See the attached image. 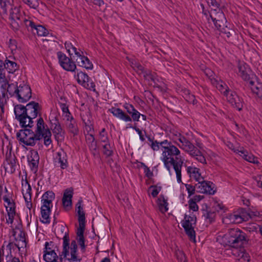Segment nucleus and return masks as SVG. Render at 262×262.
<instances>
[{"instance_id":"a878e982","label":"nucleus","mask_w":262,"mask_h":262,"mask_svg":"<svg viewBox=\"0 0 262 262\" xmlns=\"http://www.w3.org/2000/svg\"><path fill=\"white\" fill-rule=\"evenodd\" d=\"M21 15L19 9L14 7L11 9L10 14V19L11 20V25L15 29H17L20 23Z\"/></svg>"},{"instance_id":"393cba45","label":"nucleus","mask_w":262,"mask_h":262,"mask_svg":"<svg viewBox=\"0 0 262 262\" xmlns=\"http://www.w3.org/2000/svg\"><path fill=\"white\" fill-rule=\"evenodd\" d=\"M27 115L33 119L38 115L41 107L40 105L35 101H31L26 105Z\"/></svg>"},{"instance_id":"4468645a","label":"nucleus","mask_w":262,"mask_h":262,"mask_svg":"<svg viewBox=\"0 0 262 262\" xmlns=\"http://www.w3.org/2000/svg\"><path fill=\"white\" fill-rule=\"evenodd\" d=\"M0 198L4 200L7 212L16 211V206L12 194L8 192L6 187L0 186Z\"/></svg>"},{"instance_id":"a211bd4d","label":"nucleus","mask_w":262,"mask_h":262,"mask_svg":"<svg viewBox=\"0 0 262 262\" xmlns=\"http://www.w3.org/2000/svg\"><path fill=\"white\" fill-rule=\"evenodd\" d=\"M195 187L196 191L200 193L213 194L216 191L215 185L213 183L203 180L198 182L195 185Z\"/></svg>"},{"instance_id":"c03bdc74","label":"nucleus","mask_w":262,"mask_h":262,"mask_svg":"<svg viewBox=\"0 0 262 262\" xmlns=\"http://www.w3.org/2000/svg\"><path fill=\"white\" fill-rule=\"evenodd\" d=\"M64 46L70 56H73L74 55L76 56L80 51V50L78 51L77 49L70 42H66Z\"/></svg>"},{"instance_id":"37998d69","label":"nucleus","mask_w":262,"mask_h":262,"mask_svg":"<svg viewBox=\"0 0 262 262\" xmlns=\"http://www.w3.org/2000/svg\"><path fill=\"white\" fill-rule=\"evenodd\" d=\"M196 203L195 201L190 199L188 202V211L187 213L194 214L196 215L199 210V207Z\"/></svg>"},{"instance_id":"7c9ffc66","label":"nucleus","mask_w":262,"mask_h":262,"mask_svg":"<svg viewBox=\"0 0 262 262\" xmlns=\"http://www.w3.org/2000/svg\"><path fill=\"white\" fill-rule=\"evenodd\" d=\"M156 206L159 210L162 213H165L168 210V203L167 199L163 195H160L156 200Z\"/></svg>"},{"instance_id":"9d476101","label":"nucleus","mask_w":262,"mask_h":262,"mask_svg":"<svg viewBox=\"0 0 262 262\" xmlns=\"http://www.w3.org/2000/svg\"><path fill=\"white\" fill-rule=\"evenodd\" d=\"M109 111L114 116L126 122H131L132 119L134 121H138L141 115V114H140L137 110H135L130 114L132 117H130L119 108L112 107L110 108Z\"/></svg>"},{"instance_id":"f03ea898","label":"nucleus","mask_w":262,"mask_h":262,"mask_svg":"<svg viewBox=\"0 0 262 262\" xmlns=\"http://www.w3.org/2000/svg\"><path fill=\"white\" fill-rule=\"evenodd\" d=\"M163 144L164 146L162 148L160 159L163 162L169 174L172 176L175 173L178 183H181V169L182 165L184 164V158L180 155V150L167 140L163 141Z\"/></svg>"},{"instance_id":"c756f323","label":"nucleus","mask_w":262,"mask_h":262,"mask_svg":"<svg viewBox=\"0 0 262 262\" xmlns=\"http://www.w3.org/2000/svg\"><path fill=\"white\" fill-rule=\"evenodd\" d=\"M55 162L62 169H64L68 166L67 155L66 152L62 150L59 151L55 158Z\"/></svg>"},{"instance_id":"338daca9","label":"nucleus","mask_w":262,"mask_h":262,"mask_svg":"<svg viewBox=\"0 0 262 262\" xmlns=\"http://www.w3.org/2000/svg\"><path fill=\"white\" fill-rule=\"evenodd\" d=\"M203 198V196L202 195H196L194 196L193 198H190L191 200H193L195 201L196 203H198L200 202L202 199Z\"/></svg>"},{"instance_id":"20e7f679","label":"nucleus","mask_w":262,"mask_h":262,"mask_svg":"<svg viewBox=\"0 0 262 262\" xmlns=\"http://www.w3.org/2000/svg\"><path fill=\"white\" fill-rule=\"evenodd\" d=\"M208 5L210 6L215 7V9H212L210 14L205 10L204 6L201 5L203 13L205 15L206 18L210 21V18L213 22L214 26L218 29H221V28L225 25L224 23H226V19L222 11L219 8L218 3L215 0H206Z\"/></svg>"},{"instance_id":"2eb2a0df","label":"nucleus","mask_w":262,"mask_h":262,"mask_svg":"<svg viewBox=\"0 0 262 262\" xmlns=\"http://www.w3.org/2000/svg\"><path fill=\"white\" fill-rule=\"evenodd\" d=\"M10 94H15L17 100L23 103L28 101L31 97L30 88L26 84H20L16 88V91Z\"/></svg>"},{"instance_id":"5fc2aeb1","label":"nucleus","mask_w":262,"mask_h":262,"mask_svg":"<svg viewBox=\"0 0 262 262\" xmlns=\"http://www.w3.org/2000/svg\"><path fill=\"white\" fill-rule=\"evenodd\" d=\"M67 126H68L69 129L71 132L73 134L77 133V129L75 125V122L74 120H71L67 123Z\"/></svg>"},{"instance_id":"f8f14e48","label":"nucleus","mask_w":262,"mask_h":262,"mask_svg":"<svg viewBox=\"0 0 262 262\" xmlns=\"http://www.w3.org/2000/svg\"><path fill=\"white\" fill-rule=\"evenodd\" d=\"M57 247L53 242H46L43 251V259L46 262H62L56 253Z\"/></svg>"},{"instance_id":"6e6d98bb","label":"nucleus","mask_w":262,"mask_h":262,"mask_svg":"<svg viewBox=\"0 0 262 262\" xmlns=\"http://www.w3.org/2000/svg\"><path fill=\"white\" fill-rule=\"evenodd\" d=\"M141 168L143 169L144 172L146 177L150 178L152 176V172L149 169L148 167H147L146 165L143 164H142Z\"/></svg>"},{"instance_id":"f3484780","label":"nucleus","mask_w":262,"mask_h":262,"mask_svg":"<svg viewBox=\"0 0 262 262\" xmlns=\"http://www.w3.org/2000/svg\"><path fill=\"white\" fill-rule=\"evenodd\" d=\"M58 62L60 66L65 70L74 72L76 69V66L74 62L61 52L57 53Z\"/></svg>"},{"instance_id":"de8ad7c7","label":"nucleus","mask_w":262,"mask_h":262,"mask_svg":"<svg viewBox=\"0 0 262 262\" xmlns=\"http://www.w3.org/2000/svg\"><path fill=\"white\" fill-rule=\"evenodd\" d=\"M161 187L158 185L151 186L148 190V192L149 195H151L152 197H156L161 191Z\"/></svg>"},{"instance_id":"aec40b11","label":"nucleus","mask_w":262,"mask_h":262,"mask_svg":"<svg viewBox=\"0 0 262 262\" xmlns=\"http://www.w3.org/2000/svg\"><path fill=\"white\" fill-rule=\"evenodd\" d=\"M24 21L27 27L30 28L32 31H35L38 35L46 36L48 35V31L42 26L35 25L31 20L27 19H25Z\"/></svg>"},{"instance_id":"603ef678","label":"nucleus","mask_w":262,"mask_h":262,"mask_svg":"<svg viewBox=\"0 0 262 262\" xmlns=\"http://www.w3.org/2000/svg\"><path fill=\"white\" fill-rule=\"evenodd\" d=\"M185 186L186 190L187 191L188 196L190 197L192 195H193L194 193L196 187H194L193 186L190 184H185Z\"/></svg>"},{"instance_id":"dca6fc26","label":"nucleus","mask_w":262,"mask_h":262,"mask_svg":"<svg viewBox=\"0 0 262 262\" xmlns=\"http://www.w3.org/2000/svg\"><path fill=\"white\" fill-rule=\"evenodd\" d=\"M74 78L77 82L84 88L95 91V85L88 75L82 72H77L74 74Z\"/></svg>"},{"instance_id":"6e6552de","label":"nucleus","mask_w":262,"mask_h":262,"mask_svg":"<svg viewBox=\"0 0 262 262\" xmlns=\"http://www.w3.org/2000/svg\"><path fill=\"white\" fill-rule=\"evenodd\" d=\"M196 217L194 214L186 213L184 219L181 221V224L184 228L186 233L190 239L195 242V236L194 228L195 225Z\"/></svg>"},{"instance_id":"58836bf2","label":"nucleus","mask_w":262,"mask_h":262,"mask_svg":"<svg viewBox=\"0 0 262 262\" xmlns=\"http://www.w3.org/2000/svg\"><path fill=\"white\" fill-rule=\"evenodd\" d=\"M76 211L78 217V222L85 221V213L81 200H79L76 206Z\"/></svg>"},{"instance_id":"cd10ccee","label":"nucleus","mask_w":262,"mask_h":262,"mask_svg":"<svg viewBox=\"0 0 262 262\" xmlns=\"http://www.w3.org/2000/svg\"><path fill=\"white\" fill-rule=\"evenodd\" d=\"M27 159L31 169H36L37 167L39 158L37 151L34 150L30 151L27 156Z\"/></svg>"},{"instance_id":"412c9836","label":"nucleus","mask_w":262,"mask_h":262,"mask_svg":"<svg viewBox=\"0 0 262 262\" xmlns=\"http://www.w3.org/2000/svg\"><path fill=\"white\" fill-rule=\"evenodd\" d=\"M6 218L7 223L12 229L19 228L20 226V219L16 211L8 212Z\"/></svg>"},{"instance_id":"69168bd1","label":"nucleus","mask_w":262,"mask_h":262,"mask_svg":"<svg viewBox=\"0 0 262 262\" xmlns=\"http://www.w3.org/2000/svg\"><path fill=\"white\" fill-rule=\"evenodd\" d=\"M247 228L249 229L250 231H253L257 229L258 225L256 224L252 223L249 224Z\"/></svg>"},{"instance_id":"c9c22d12","label":"nucleus","mask_w":262,"mask_h":262,"mask_svg":"<svg viewBox=\"0 0 262 262\" xmlns=\"http://www.w3.org/2000/svg\"><path fill=\"white\" fill-rule=\"evenodd\" d=\"M17 167L16 162L14 157H10L7 159L4 163V168L6 172L13 173Z\"/></svg>"},{"instance_id":"ddd939ff","label":"nucleus","mask_w":262,"mask_h":262,"mask_svg":"<svg viewBox=\"0 0 262 262\" xmlns=\"http://www.w3.org/2000/svg\"><path fill=\"white\" fill-rule=\"evenodd\" d=\"M18 140L25 145L34 146L37 141L34 132L29 129L20 130L17 134Z\"/></svg>"},{"instance_id":"a18cd8bd","label":"nucleus","mask_w":262,"mask_h":262,"mask_svg":"<svg viewBox=\"0 0 262 262\" xmlns=\"http://www.w3.org/2000/svg\"><path fill=\"white\" fill-rule=\"evenodd\" d=\"M213 207L216 211L221 214L225 212L227 209L226 207L220 201H214L213 204Z\"/></svg>"},{"instance_id":"bf43d9fd","label":"nucleus","mask_w":262,"mask_h":262,"mask_svg":"<svg viewBox=\"0 0 262 262\" xmlns=\"http://www.w3.org/2000/svg\"><path fill=\"white\" fill-rule=\"evenodd\" d=\"M100 139L104 143L107 142V137L106 135L104 129H103L102 132L100 133Z\"/></svg>"},{"instance_id":"1a4fd4ad","label":"nucleus","mask_w":262,"mask_h":262,"mask_svg":"<svg viewBox=\"0 0 262 262\" xmlns=\"http://www.w3.org/2000/svg\"><path fill=\"white\" fill-rule=\"evenodd\" d=\"M31 188L30 185L27 181L22 183V193L25 201V205L27 208L29 210L27 211V220L29 223L31 221L33 214H34V209L32 208V204L31 203Z\"/></svg>"},{"instance_id":"7ed1b4c3","label":"nucleus","mask_w":262,"mask_h":262,"mask_svg":"<svg viewBox=\"0 0 262 262\" xmlns=\"http://www.w3.org/2000/svg\"><path fill=\"white\" fill-rule=\"evenodd\" d=\"M174 142L181 149L203 164H206V159L212 160L215 157V154L205 147L202 143L197 141L195 147L181 134L176 135Z\"/></svg>"},{"instance_id":"4c0bfd02","label":"nucleus","mask_w":262,"mask_h":262,"mask_svg":"<svg viewBox=\"0 0 262 262\" xmlns=\"http://www.w3.org/2000/svg\"><path fill=\"white\" fill-rule=\"evenodd\" d=\"M14 112L16 119L18 120L20 118L27 115L26 106L24 107L22 105H17L14 106Z\"/></svg>"},{"instance_id":"f257e3e1","label":"nucleus","mask_w":262,"mask_h":262,"mask_svg":"<svg viewBox=\"0 0 262 262\" xmlns=\"http://www.w3.org/2000/svg\"><path fill=\"white\" fill-rule=\"evenodd\" d=\"M216 241L221 245H227L231 248V252L242 262H249V254L244 249L248 239L246 234L237 228L231 229L224 235H219Z\"/></svg>"},{"instance_id":"052dcab7","label":"nucleus","mask_w":262,"mask_h":262,"mask_svg":"<svg viewBox=\"0 0 262 262\" xmlns=\"http://www.w3.org/2000/svg\"><path fill=\"white\" fill-rule=\"evenodd\" d=\"M225 144L227 145V146L229 148L233 150L235 152L238 154L240 149H236V148H234L233 144L232 143H231L230 141H227L226 142H225Z\"/></svg>"},{"instance_id":"774afa93","label":"nucleus","mask_w":262,"mask_h":262,"mask_svg":"<svg viewBox=\"0 0 262 262\" xmlns=\"http://www.w3.org/2000/svg\"><path fill=\"white\" fill-rule=\"evenodd\" d=\"M257 185L262 188V176H260L256 178Z\"/></svg>"},{"instance_id":"e433bc0d","label":"nucleus","mask_w":262,"mask_h":262,"mask_svg":"<svg viewBox=\"0 0 262 262\" xmlns=\"http://www.w3.org/2000/svg\"><path fill=\"white\" fill-rule=\"evenodd\" d=\"M238 154L245 160L250 163L254 164H257L258 163V159L256 157L251 154H248L247 151L242 149H240Z\"/></svg>"},{"instance_id":"72a5a7b5","label":"nucleus","mask_w":262,"mask_h":262,"mask_svg":"<svg viewBox=\"0 0 262 262\" xmlns=\"http://www.w3.org/2000/svg\"><path fill=\"white\" fill-rule=\"evenodd\" d=\"M52 207L41 206L40 221L44 224H49L50 222L51 208Z\"/></svg>"},{"instance_id":"8fccbe9b","label":"nucleus","mask_w":262,"mask_h":262,"mask_svg":"<svg viewBox=\"0 0 262 262\" xmlns=\"http://www.w3.org/2000/svg\"><path fill=\"white\" fill-rule=\"evenodd\" d=\"M176 257L179 262H186V258L184 253L179 249L176 251Z\"/></svg>"},{"instance_id":"3c124183","label":"nucleus","mask_w":262,"mask_h":262,"mask_svg":"<svg viewBox=\"0 0 262 262\" xmlns=\"http://www.w3.org/2000/svg\"><path fill=\"white\" fill-rule=\"evenodd\" d=\"M105 144L103 145V152L104 154L106 156H110L112 154V150L111 145L107 144V142L104 143Z\"/></svg>"},{"instance_id":"a19ab883","label":"nucleus","mask_w":262,"mask_h":262,"mask_svg":"<svg viewBox=\"0 0 262 262\" xmlns=\"http://www.w3.org/2000/svg\"><path fill=\"white\" fill-rule=\"evenodd\" d=\"M32 118H31L28 115H26L21 118H20L18 121L21 127H31L33 125Z\"/></svg>"},{"instance_id":"2f4dec72","label":"nucleus","mask_w":262,"mask_h":262,"mask_svg":"<svg viewBox=\"0 0 262 262\" xmlns=\"http://www.w3.org/2000/svg\"><path fill=\"white\" fill-rule=\"evenodd\" d=\"M226 95L227 100L232 105H235L238 110H241V104L238 96L234 93L227 92Z\"/></svg>"},{"instance_id":"49530a36","label":"nucleus","mask_w":262,"mask_h":262,"mask_svg":"<svg viewBox=\"0 0 262 262\" xmlns=\"http://www.w3.org/2000/svg\"><path fill=\"white\" fill-rule=\"evenodd\" d=\"M212 83L213 84L215 85L216 88L221 91V92L225 94L228 92L227 90V86L223 82L217 81L216 79H214Z\"/></svg>"},{"instance_id":"864d4df0","label":"nucleus","mask_w":262,"mask_h":262,"mask_svg":"<svg viewBox=\"0 0 262 262\" xmlns=\"http://www.w3.org/2000/svg\"><path fill=\"white\" fill-rule=\"evenodd\" d=\"M16 245L17 246L19 251H21V249H22L21 251H23L26 247V243L24 238H22L18 241H17V243L16 244Z\"/></svg>"},{"instance_id":"5701e85b","label":"nucleus","mask_w":262,"mask_h":262,"mask_svg":"<svg viewBox=\"0 0 262 262\" xmlns=\"http://www.w3.org/2000/svg\"><path fill=\"white\" fill-rule=\"evenodd\" d=\"M187 174L191 179H194L197 182L202 181L204 178L202 176L200 169L193 165L187 166L186 163L184 164Z\"/></svg>"},{"instance_id":"0eeeda50","label":"nucleus","mask_w":262,"mask_h":262,"mask_svg":"<svg viewBox=\"0 0 262 262\" xmlns=\"http://www.w3.org/2000/svg\"><path fill=\"white\" fill-rule=\"evenodd\" d=\"M34 133L37 140L43 139L44 144L46 146L51 144V132L47 125H45L42 118H40L38 119Z\"/></svg>"},{"instance_id":"ea45409f","label":"nucleus","mask_w":262,"mask_h":262,"mask_svg":"<svg viewBox=\"0 0 262 262\" xmlns=\"http://www.w3.org/2000/svg\"><path fill=\"white\" fill-rule=\"evenodd\" d=\"M5 68L9 73H14L18 69V66L16 62L6 60L5 63Z\"/></svg>"},{"instance_id":"b1692460","label":"nucleus","mask_w":262,"mask_h":262,"mask_svg":"<svg viewBox=\"0 0 262 262\" xmlns=\"http://www.w3.org/2000/svg\"><path fill=\"white\" fill-rule=\"evenodd\" d=\"M75 57L76 62L79 66L86 69L91 70L93 69V65L92 63L87 57L83 55V53L81 51L75 56Z\"/></svg>"},{"instance_id":"423d86ee","label":"nucleus","mask_w":262,"mask_h":262,"mask_svg":"<svg viewBox=\"0 0 262 262\" xmlns=\"http://www.w3.org/2000/svg\"><path fill=\"white\" fill-rule=\"evenodd\" d=\"M77 246L75 241L71 243L66 237L63 239V250L60 255L62 262H79L80 258L77 253Z\"/></svg>"},{"instance_id":"6ab92c4d","label":"nucleus","mask_w":262,"mask_h":262,"mask_svg":"<svg viewBox=\"0 0 262 262\" xmlns=\"http://www.w3.org/2000/svg\"><path fill=\"white\" fill-rule=\"evenodd\" d=\"M249 86L252 92L262 100V82L255 75H253L249 81Z\"/></svg>"},{"instance_id":"f704fd0d","label":"nucleus","mask_w":262,"mask_h":262,"mask_svg":"<svg viewBox=\"0 0 262 262\" xmlns=\"http://www.w3.org/2000/svg\"><path fill=\"white\" fill-rule=\"evenodd\" d=\"M54 199L55 194L53 192L50 191H47L41 196V205L52 207V202Z\"/></svg>"},{"instance_id":"e2e57ef3","label":"nucleus","mask_w":262,"mask_h":262,"mask_svg":"<svg viewBox=\"0 0 262 262\" xmlns=\"http://www.w3.org/2000/svg\"><path fill=\"white\" fill-rule=\"evenodd\" d=\"M86 1L89 3H93L99 6H101L104 4L103 1L102 0H89Z\"/></svg>"},{"instance_id":"4d7b16f0","label":"nucleus","mask_w":262,"mask_h":262,"mask_svg":"<svg viewBox=\"0 0 262 262\" xmlns=\"http://www.w3.org/2000/svg\"><path fill=\"white\" fill-rule=\"evenodd\" d=\"M204 73L207 76H208L209 78H210L211 82L213 81L214 79H215L214 78V73L213 72L210 70L209 68H206L204 70Z\"/></svg>"},{"instance_id":"0e129e2a","label":"nucleus","mask_w":262,"mask_h":262,"mask_svg":"<svg viewBox=\"0 0 262 262\" xmlns=\"http://www.w3.org/2000/svg\"><path fill=\"white\" fill-rule=\"evenodd\" d=\"M59 104L61 107V109L62 110V113L68 112L69 109L67 105H66L65 103H62L61 102H59Z\"/></svg>"},{"instance_id":"9b49d317","label":"nucleus","mask_w":262,"mask_h":262,"mask_svg":"<svg viewBox=\"0 0 262 262\" xmlns=\"http://www.w3.org/2000/svg\"><path fill=\"white\" fill-rule=\"evenodd\" d=\"M250 215L243 209L229 214L223 219V222L226 224L230 223L239 224L244 221H248Z\"/></svg>"},{"instance_id":"09e8293b","label":"nucleus","mask_w":262,"mask_h":262,"mask_svg":"<svg viewBox=\"0 0 262 262\" xmlns=\"http://www.w3.org/2000/svg\"><path fill=\"white\" fill-rule=\"evenodd\" d=\"M149 145L151 148L155 151H157L159 150H161L162 151V148L163 146H164L163 144V141L161 142H158L157 141H153L151 139H149Z\"/></svg>"},{"instance_id":"4be33fe9","label":"nucleus","mask_w":262,"mask_h":262,"mask_svg":"<svg viewBox=\"0 0 262 262\" xmlns=\"http://www.w3.org/2000/svg\"><path fill=\"white\" fill-rule=\"evenodd\" d=\"M238 74L246 81H250L253 75L251 70L249 66L244 62H241L238 64Z\"/></svg>"},{"instance_id":"39448f33","label":"nucleus","mask_w":262,"mask_h":262,"mask_svg":"<svg viewBox=\"0 0 262 262\" xmlns=\"http://www.w3.org/2000/svg\"><path fill=\"white\" fill-rule=\"evenodd\" d=\"M15 91V84H9L5 72H0V108L2 113L5 112L7 107V93L12 94Z\"/></svg>"},{"instance_id":"bb28decb","label":"nucleus","mask_w":262,"mask_h":262,"mask_svg":"<svg viewBox=\"0 0 262 262\" xmlns=\"http://www.w3.org/2000/svg\"><path fill=\"white\" fill-rule=\"evenodd\" d=\"M73 194V190L71 189H67L64 191L62 203L64 209L66 210H69L72 207Z\"/></svg>"},{"instance_id":"79ce46f5","label":"nucleus","mask_w":262,"mask_h":262,"mask_svg":"<svg viewBox=\"0 0 262 262\" xmlns=\"http://www.w3.org/2000/svg\"><path fill=\"white\" fill-rule=\"evenodd\" d=\"M10 7V4L7 0H0V15L4 17L7 15V10Z\"/></svg>"},{"instance_id":"680f3d73","label":"nucleus","mask_w":262,"mask_h":262,"mask_svg":"<svg viewBox=\"0 0 262 262\" xmlns=\"http://www.w3.org/2000/svg\"><path fill=\"white\" fill-rule=\"evenodd\" d=\"M63 117L64 118V119L67 120L68 122L73 120V117L71 116L69 111L63 113Z\"/></svg>"},{"instance_id":"c85d7f7f","label":"nucleus","mask_w":262,"mask_h":262,"mask_svg":"<svg viewBox=\"0 0 262 262\" xmlns=\"http://www.w3.org/2000/svg\"><path fill=\"white\" fill-rule=\"evenodd\" d=\"M78 222L79 226L77 230V240L81 249L84 250L85 249V244L83 233L85 229V221H80Z\"/></svg>"},{"instance_id":"473e14b6","label":"nucleus","mask_w":262,"mask_h":262,"mask_svg":"<svg viewBox=\"0 0 262 262\" xmlns=\"http://www.w3.org/2000/svg\"><path fill=\"white\" fill-rule=\"evenodd\" d=\"M52 129L55 138L58 142H61L63 140L64 138V132L58 122L52 125Z\"/></svg>"},{"instance_id":"13d9d810","label":"nucleus","mask_w":262,"mask_h":262,"mask_svg":"<svg viewBox=\"0 0 262 262\" xmlns=\"http://www.w3.org/2000/svg\"><path fill=\"white\" fill-rule=\"evenodd\" d=\"M123 107L126 110L127 113L130 115L136 110L133 105L128 103L124 104Z\"/></svg>"}]
</instances>
